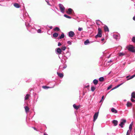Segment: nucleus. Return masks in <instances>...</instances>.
I'll list each match as a JSON object with an SVG mask.
<instances>
[{
	"label": "nucleus",
	"mask_w": 135,
	"mask_h": 135,
	"mask_svg": "<svg viewBox=\"0 0 135 135\" xmlns=\"http://www.w3.org/2000/svg\"><path fill=\"white\" fill-rule=\"evenodd\" d=\"M25 25L27 28L28 30H29V31L31 32L32 33H34L36 31V30L33 28H32L31 30H30L29 29V27H30L29 24L27 22H26Z\"/></svg>",
	"instance_id": "obj_1"
},
{
	"label": "nucleus",
	"mask_w": 135,
	"mask_h": 135,
	"mask_svg": "<svg viewBox=\"0 0 135 135\" xmlns=\"http://www.w3.org/2000/svg\"><path fill=\"white\" fill-rule=\"evenodd\" d=\"M20 17L23 20H25V21H26V18L28 17V13L27 12H24L23 15L20 16Z\"/></svg>",
	"instance_id": "obj_2"
},
{
	"label": "nucleus",
	"mask_w": 135,
	"mask_h": 135,
	"mask_svg": "<svg viewBox=\"0 0 135 135\" xmlns=\"http://www.w3.org/2000/svg\"><path fill=\"white\" fill-rule=\"evenodd\" d=\"M98 32L97 35L95 36V38H97L99 37H101L102 36V30L100 28H99L98 29Z\"/></svg>",
	"instance_id": "obj_3"
},
{
	"label": "nucleus",
	"mask_w": 135,
	"mask_h": 135,
	"mask_svg": "<svg viewBox=\"0 0 135 135\" xmlns=\"http://www.w3.org/2000/svg\"><path fill=\"white\" fill-rule=\"evenodd\" d=\"M120 121L121 122L119 125L121 128H122L123 127V126L124 125L125 123L126 122V119H121Z\"/></svg>",
	"instance_id": "obj_4"
},
{
	"label": "nucleus",
	"mask_w": 135,
	"mask_h": 135,
	"mask_svg": "<svg viewBox=\"0 0 135 135\" xmlns=\"http://www.w3.org/2000/svg\"><path fill=\"white\" fill-rule=\"evenodd\" d=\"M59 6L60 8L61 12L62 13H64V12L65 8L63 5L61 4H59Z\"/></svg>",
	"instance_id": "obj_5"
},
{
	"label": "nucleus",
	"mask_w": 135,
	"mask_h": 135,
	"mask_svg": "<svg viewBox=\"0 0 135 135\" xmlns=\"http://www.w3.org/2000/svg\"><path fill=\"white\" fill-rule=\"evenodd\" d=\"M128 50L129 51L135 53V49L134 47L133 46H128Z\"/></svg>",
	"instance_id": "obj_6"
},
{
	"label": "nucleus",
	"mask_w": 135,
	"mask_h": 135,
	"mask_svg": "<svg viewBox=\"0 0 135 135\" xmlns=\"http://www.w3.org/2000/svg\"><path fill=\"white\" fill-rule=\"evenodd\" d=\"M56 54H60L62 52L61 49L60 48H57L56 49Z\"/></svg>",
	"instance_id": "obj_7"
},
{
	"label": "nucleus",
	"mask_w": 135,
	"mask_h": 135,
	"mask_svg": "<svg viewBox=\"0 0 135 135\" xmlns=\"http://www.w3.org/2000/svg\"><path fill=\"white\" fill-rule=\"evenodd\" d=\"M98 112H97L95 113L93 116V121L95 122L97 119L98 115Z\"/></svg>",
	"instance_id": "obj_8"
},
{
	"label": "nucleus",
	"mask_w": 135,
	"mask_h": 135,
	"mask_svg": "<svg viewBox=\"0 0 135 135\" xmlns=\"http://www.w3.org/2000/svg\"><path fill=\"white\" fill-rule=\"evenodd\" d=\"M113 36V38L116 40H118L120 38V35L118 34L114 35Z\"/></svg>",
	"instance_id": "obj_9"
},
{
	"label": "nucleus",
	"mask_w": 135,
	"mask_h": 135,
	"mask_svg": "<svg viewBox=\"0 0 135 135\" xmlns=\"http://www.w3.org/2000/svg\"><path fill=\"white\" fill-rule=\"evenodd\" d=\"M75 35L74 32L72 31H71L68 32V36L70 37H73Z\"/></svg>",
	"instance_id": "obj_10"
},
{
	"label": "nucleus",
	"mask_w": 135,
	"mask_h": 135,
	"mask_svg": "<svg viewBox=\"0 0 135 135\" xmlns=\"http://www.w3.org/2000/svg\"><path fill=\"white\" fill-rule=\"evenodd\" d=\"M134 77H135V74L132 76L131 77H130L129 75L127 76L126 77V78H127V80H128L130 79H131L133 78Z\"/></svg>",
	"instance_id": "obj_11"
},
{
	"label": "nucleus",
	"mask_w": 135,
	"mask_h": 135,
	"mask_svg": "<svg viewBox=\"0 0 135 135\" xmlns=\"http://www.w3.org/2000/svg\"><path fill=\"white\" fill-rule=\"evenodd\" d=\"M72 11H73V10L72 9L69 8L66 12L68 14L70 15L72 13Z\"/></svg>",
	"instance_id": "obj_12"
},
{
	"label": "nucleus",
	"mask_w": 135,
	"mask_h": 135,
	"mask_svg": "<svg viewBox=\"0 0 135 135\" xmlns=\"http://www.w3.org/2000/svg\"><path fill=\"white\" fill-rule=\"evenodd\" d=\"M73 107L74 108L76 109V110H78L79 109V108L80 107V105H78V106H76V105L75 104H74L73 105Z\"/></svg>",
	"instance_id": "obj_13"
},
{
	"label": "nucleus",
	"mask_w": 135,
	"mask_h": 135,
	"mask_svg": "<svg viewBox=\"0 0 135 135\" xmlns=\"http://www.w3.org/2000/svg\"><path fill=\"white\" fill-rule=\"evenodd\" d=\"M57 74L58 76L61 78H63L64 76L63 74L62 73L57 72Z\"/></svg>",
	"instance_id": "obj_14"
},
{
	"label": "nucleus",
	"mask_w": 135,
	"mask_h": 135,
	"mask_svg": "<svg viewBox=\"0 0 135 135\" xmlns=\"http://www.w3.org/2000/svg\"><path fill=\"white\" fill-rule=\"evenodd\" d=\"M112 123L114 124L115 126H116L118 124V122L117 120H113L112 121Z\"/></svg>",
	"instance_id": "obj_15"
},
{
	"label": "nucleus",
	"mask_w": 135,
	"mask_h": 135,
	"mask_svg": "<svg viewBox=\"0 0 135 135\" xmlns=\"http://www.w3.org/2000/svg\"><path fill=\"white\" fill-rule=\"evenodd\" d=\"M46 1L47 2V4L50 6L51 7H52L54 5V4L51 2V4H50L48 0H46Z\"/></svg>",
	"instance_id": "obj_16"
},
{
	"label": "nucleus",
	"mask_w": 135,
	"mask_h": 135,
	"mask_svg": "<svg viewBox=\"0 0 135 135\" xmlns=\"http://www.w3.org/2000/svg\"><path fill=\"white\" fill-rule=\"evenodd\" d=\"M111 111L113 113H117V111L114 108H112L111 109Z\"/></svg>",
	"instance_id": "obj_17"
},
{
	"label": "nucleus",
	"mask_w": 135,
	"mask_h": 135,
	"mask_svg": "<svg viewBox=\"0 0 135 135\" xmlns=\"http://www.w3.org/2000/svg\"><path fill=\"white\" fill-rule=\"evenodd\" d=\"M93 83L95 85H97L98 83V80L96 79H95L93 81Z\"/></svg>",
	"instance_id": "obj_18"
},
{
	"label": "nucleus",
	"mask_w": 135,
	"mask_h": 135,
	"mask_svg": "<svg viewBox=\"0 0 135 135\" xmlns=\"http://www.w3.org/2000/svg\"><path fill=\"white\" fill-rule=\"evenodd\" d=\"M14 6L17 8H18L20 7V6L17 3H14L13 4Z\"/></svg>",
	"instance_id": "obj_19"
},
{
	"label": "nucleus",
	"mask_w": 135,
	"mask_h": 135,
	"mask_svg": "<svg viewBox=\"0 0 135 135\" xmlns=\"http://www.w3.org/2000/svg\"><path fill=\"white\" fill-rule=\"evenodd\" d=\"M30 95L28 94L26 95L25 97V100H28L30 97Z\"/></svg>",
	"instance_id": "obj_20"
},
{
	"label": "nucleus",
	"mask_w": 135,
	"mask_h": 135,
	"mask_svg": "<svg viewBox=\"0 0 135 135\" xmlns=\"http://www.w3.org/2000/svg\"><path fill=\"white\" fill-rule=\"evenodd\" d=\"M25 112L26 113H27L29 111V108L27 106H25L24 107Z\"/></svg>",
	"instance_id": "obj_21"
},
{
	"label": "nucleus",
	"mask_w": 135,
	"mask_h": 135,
	"mask_svg": "<svg viewBox=\"0 0 135 135\" xmlns=\"http://www.w3.org/2000/svg\"><path fill=\"white\" fill-rule=\"evenodd\" d=\"M71 55V53L70 52H69L68 51H67L66 54V57H69Z\"/></svg>",
	"instance_id": "obj_22"
},
{
	"label": "nucleus",
	"mask_w": 135,
	"mask_h": 135,
	"mask_svg": "<svg viewBox=\"0 0 135 135\" xmlns=\"http://www.w3.org/2000/svg\"><path fill=\"white\" fill-rule=\"evenodd\" d=\"M58 36V34L57 33H55L53 34V36L54 37L56 38Z\"/></svg>",
	"instance_id": "obj_23"
},
{
	"label": "nucleus",
	"mask_w": 135,
	"mask_h": 135,
	"mask_svg": "<svg viewBox=\"0 0 135 135\" xmlns=\"http://www.w3.org/2000/svg\"><path fill=\"white\" fill-rule=\"evenodd\" d=\"M64 35L63 33H62L61 35V36H60L59 37V39H61L62 38H63L64 37Z\"/></svg>",
	"instance_id": "obj_24"
},
{
	"label": "nucleus",
	"mask_w": 135,
	"mask_h": 135,
	"mask_svg": "<svg viewBox=\"0 0 135 135\" xmlns=\"http://www.w3.org/2000/svg\"><path fill=\"white\" fill-rule=\"evenodd\" d=\"M131 97L132 98L135 99V92H133L132 93Z\"/></svg>",
	"instance_id": "obj_25"
},
{
	"label": "nucleus",
	"mask_w": 135,
	"mask_h": 135,
	"mask_svg": "<svg viewBox=\"0 0 135 135\" xmlns=\"http://www.w3.org/2000/svg\"><path fill=\"white\" fill-rule=\"evenodd\" d=\"M104 30L105 31L108 32L109 31V29L108 27L106 26L104 27Z\"/></svg>",
	"instance_id": "obj_26"
},
{
	"label": "nucleus",
	"mask_w": 135,
	"mask_h": 135,
	"mask_svg": "<svg viewBox=\"0 0 135 135\" xmlns=\"http://www.w3.org/2000/svg\"><path fill=\"white\" fill-rule=\"evenodd\" d=\"M96 23L97 25H100V23H102V22L100 21L99 20H97L96 21Z\"/></svg>",
	"instance_id": "obj_27"
},
{
	"label": "nucleus",
	"mask_w": 135,
	"mask_h": 135,
	"mask_svg": "<svg viewBox=\"0 0 135 135\" xmlns=\"http://www.w3.org/2000/svg\"><path fill=\"white\" fill-rule=\"evenodd\" d=\"M132 123H131L129 127V128L130 130L129 132H130V131H131L132 129Z\"/></svg>",
	"instance_id": "obj_28"
},
{
	"label": "nucleus",
	"mask_w": 135,
	"mask_h": 135,
	"mask_svg": "<svg viewBox=\"0 0 135 135\" xmlns=\"http://www.w3.org/2000/svg\"><path fill=\"white\" fill-rule=\"evenodd\" d=\"M54 31H59L60 30V28L58 27H56L54 29Z\"/></svg>",
	"instance_id": "obj_29"
},
{
	"label": "nucleus",
	"mask_w": 135,
	"mask_h": 135,
	"mask_svg": "<svg viewBox=\"0 0 135 135\" xmlns=\"http://www.w3.org/2000/svg\"><path fill=\"white\" fill-rule=\"evenodd\" d=\"M89 43V41L88 40H87L85 41L84 44L85 45H87Z\"/></svg>",
	"instance_id": "obj_30"
},
{
	"label": "nucleus",
	"mask_w": 135,
	"mask_h": 135,
	"mask_svg": "<svg viewBox=\"0 0 135 135\" xmlns=\"http://www.w3.org/2000/svg\"><path fill=\"white\" fill-rule=\"evenodd\" d=\"M104 79L103 77H101L99 78V80L100 81H102L104 80Z\"/></svg>",
	"instance_id": "obj_31"
},
{
	"label": "nucleus",
	"mask_w": 135,
	"mask_h": 135,
	"mask_svg": "<svg viewBox=\"0 0 135 135\" xmlns=\"http://www.w3.org/2000/svg\"><path fill=\"white\" fill-rule=\"evenodd\" d=\"M66 49V47L65 46H63L61 48V50H62L63 51H64Z\"/></svg>",
	"instance_id": "obj_32"
},
{
	"label": "nucleus",
	"mask_w": 135,
	"mask_h": 135,
	"mask_svg": "<svg viewBox=\"0 0 135 135\" xmlns=\"http://www.w3.org/2000/svg\"><path fill=\"white\" fill-rule=\"evenodd\" d=\"M132 105V103H131L128 102L127 104V107H129L131 106Z\"/></svg>",
	"instance_id": "obj_33"
},
{
	"label": "nucleus",
	"mask_w": 135,
	"mask_h": 135,
	"mask_svg": "<svg viewBox=\"0 0 135 135\" xmlns=\"http://www.w3.org/2000/svg\"><path fill=\"white\" fill-rule=\"evenodd\" d=\"M95 89V88L94 86H92L91 87V90L92 91H94Z\"/></svg>",
	"instance_id": "obj_34"
},
{
	"label": "nucleus",
	"mask_w": 135,
	"mask_h": 135,
	"mask_svg": "<svg viewBox=\"0 0 135 135\" xmlns=\"http://www.w3.org/2000/svg\"><path fill=\"white\" fill-rule=\"evenodd\" d=\"M64 16L65 17L69 19H71V17L70 16H69L66 14L64 15Z\"/></svg>",
	"instance_id": "obj_35"
},
{
	"label": "nucleus",
	"mask_w": 135,
	"mask_h": 135,
	"mask_svg": "<svg viewBox=\"0 0 135 135\" xmlns=\"http://www.w3.org/2000/svg\"><path fill=\"white\" fill-rule=\"evenodd\" d=\"M63 65H61L59 67V69H61V70H63Z\"/></svg>",
	"instance_id": "obj_36"
},
{
	"label": "nucleus",
	"mask_w": 135,
	"mask_h": 135,
	"mask_svg": "<svg viewBox=\"0 0 135 135\" xmlns=\"http://www.w3.org/2000/svg\"><path fill=\"white\" fill-rule=\"evenodd\" d=\"M119 56H121L125 55V54L122 52H120L119 53Z\"/></svg>",
	"instance_id": "obj_37"
},
{
	"label": "nucleus",
	"mask_w": 135,
	"mask_h": 135,
	"mask_svg": "<svg viewBox=\"0 0 135 135\" xmlns=\"http://www.w3.org/2000/svg\"><path fill=\"white\" fill-rule=\"evenodd\" d=\"M42 88L45 89H47L48 88H50L49 87H47L46 86H43Z\"/></svg>",
	"instance_id": "obj_38"
},
{
	"label": "nucleus",
	"mask_w": 135,
	"mask_h": 135,
	"mask_svg": "<svg viewBox=\"0 0 135 135\" xmlns=\"http://www.w3.org/2000/svg\"><path fill=\"white\" fill-rule=\"evenodd\" d=\"M104 96L103 95L102 97V99L99 102V103H101V102H103V101L104 100Z\"/></svg>",
	"instance_id": "obj_39"
},
{
	"label": "nucleus",
	"mask_w": 135,
	"mask_h": 135,
	"mask_svg": "<svg viewBox=\"0 0 135 135\" xmlns=\"http://www.w3.org/2000/svg\"><path fill=\"white\" fill-rule=\"evenodd\" d=\"M37 32L38 33H42L41 30L40 29H38L37 30Z\"/></svg>",
	"instance_id": "obj_40"
},
{
	"label": "nucleus",
	"mask_w": 135,
	"mask_h": 135,
	"mask_svg": "<svg viewBox=\"0 0 135 135\" xmlns=\"http://www.w3.org/2000/svg\"><path fill=\"white\" fill-rule=\"evenodd\" d=\"M132 41L133 42L135 43V37H133L132 38Z\"/></svg>",
	"instance_id": "obj_41"
},
{
	"label": "nucleus",
	"mask_w": 135,
	"mask_h": 135,
	"mask_svg": "<svg viewBox=\"0 0 135 135\" xmlns=\"http://www.w3.org/2000/svg\"><path fill=\"white\" fill-rule=\"evenodd\" d=\"M83 30V28H82L81 27H79L78 28V30L79 31H82Z\"/></svg>",
	"instance_id": "obj_42"
},
{
	"label": "nucleus",
	"mask_w": 135,
	"mask_h": 135,
	"mask_svg": "<svg viewBox=\"0 0 135 135\" xmlns=\"http://www.w3.org/2000/svg\"><path fill=\"white\" fill-rule=\"evenodd\" d=\"M112 87V85H110L107 88V90H108L109 89H111Z\"/></svg>",
	"instance_id": "obj_43"
},
{
	"label": "nucleus",
	"mask_w": 135,
	"mask_h": 135,
	"mask_svg": "<svg viewBox=\"0 0 135 135\" xmlns=\"http://www.w3.org/2000/svg\"><path fill=\"white\" fill-rule=\"evenodd\" d=\"M67 43L70 45H71L72 44L71 42L70 41H68L67 42Z\"/></svg>",
	"instance_id": "obj_44"
},
{
	"label": "nucleus",
	"mask_w": 135,
	"mask_h": 135,
	"mask_svg": "<svg viewBox=\"0 0 135 135\" xmlns=\"http://www.w3.org/2000/svg\"><path fill=\"white\" fill-rule=\"evenodd\" d=\"M133 98H131V100L132 102H135V100H134L133 99Z\"/></svg>",
	"instance_id": "obj_45"
},
{
	"label": "nucleus",
	"mask_w": 135,
	"mask_h": 135,
	"mask_svg": "<svg viewBox=\"0 0 135 135\" xmlns=\"http://www.w3.org/2000/svg\"><path fill=\"white\" fill-rule=\"evenodd\" d=\"M129 132H129V131L128 130L127 131L126 135H129Z\"/></svg>",
	"instance_id": "obj_46"
},
{
	"label": "nucleus",
	"mask_w": 135,
	"mask_h": 135,
	"mask_svg": "<svg viewBox=\"0 0 135 135\" xmlns=\"http://www.w3.org/2000/svg\"><path fill=\"white\" fill-rule=\"evenodd\" d=\"M123 83H121V84H119L118 85H117V86L118 88L119 87V86H120L121 85H122V84H123Z\"/></svg>",
	"instance_id": "obj_47"
},
{
	"label": "nucleus",
	"mask_w": 135,
	"mask_h": 135,
	"mask_svg": "<svg viewBox=\"0 0 135 135\" xmlns=\"http://www.w3.org/2000/svg\"><path fill=\"white\" fill-rule=\"evenodd\" d=\"M67 67V65H65L64 66H63V69H65Z\"/></svg>",
	"instance_id": "obj_48"
},
{
	"label": "nucleus",
	"mask_w": 135,
	"mask_h": 135,
	"mask_svg": "<svg viewBox=\"0 0 135 135\" xmlns=\"http://www.w3.org/2000/svg\"><path fill=\"white\" fill-rule=\"evenodd\" d=\"M61 45L62 44L60 42H59L58 43V46H61Z\"/></svg>",
	"instance_id": "obj_49"
},
{
	"label": "nucleus",
	"mask_w": 135,
	"mask_h": 135,
	"mask_svg": "<svg viewBox=\"0 0 135 135\" xmlns=\"http://www.w3.org/2000/svg\"><path fill=\"white\" fill-rule=\"evenodd\" d=\"M133 115L134 117H135V113L134 112V111H133Z\"/></svg>",
	"instance_id": "obj_50"
},
{
	"label": "nucleus",
	"mask_w": 135,
	"mask_h": 135,
	"mask_svg": "<svg viewBox=\"0 0 135 135\" xmlns=\"http://www.w3.org/2000/svg\"><path fill=\"white\" fill-rule=\"evenodd\" d=\"M89 85H87V86H85V88H88V87H89Z\"/></svg>",
	"instance_id": "obj_51"
},
{
	"label": "nucleus",
	"mask_w": 135,
	"mask_h": 135,
	"mask_svg": "<svg viewBox=\"0 0 135 135\" xmlns=\"http://www.w3.org/2000/svg\"><path fill=\"white\" fill-rule=\"evenodd\" d=\"M116 89V86H115V87L113 88H112V89L111 90H113L114 89Z\"/></svg>",
	"instance_id": "obj_52"
},
{
	"label": "nucleus",
	"mask_w": 135,
	"mask_h": 135,
	"mask_svg": "<svg viewBox=\"0 0 135 135\" xmlns=\"http://www.w3.org/2000/svg\"><path fill=\"white\" fill-rule=\"evenodd\" d=\"M32 128H33L35 130L37 131L36 128L35 127H32Z\"/></svg>",
	"instance_id": "obj_53"
},
{
	"label": "nucleus",
	"mask_w": 135,
	"mask_h": 135,
	"mask_svg": "<svg viewBox=\"0 0 135 135\" xmlns=\"http://www.w3.org/2000/svg\"><path fill=\"white\" fill-rule=\"evenodd\" d=\"M49 27L50 28V29H51L52 28V26H49Z\"/></svg>",
	"instance_id": "obj_54"
},
{
	"label": "nucleus",
	"mask_w": 135,
	"mask_h": 135,
	"mask_svg": "<svg viewBox=\"0 0 135 135\" xmlns=\"http://www.w3.org/2000/svg\"><path fill=\"white\" fill-rule=\"evenodd\" d=\"M133 20L135 21V16H134L133 18Z\"/></svg>",
	"instance_id": "obj_55"
},
{
	"label": "nucleus",
	"mask_w": 135,
	"mask_h": 135,
	"mask_svg": "<svg viewBox=\"0 0 135 135\" xmlns=\"http://www.w3.org/2000/svg\"><path fill=\"white\" fill-rule=\"evenodd\" d=\"M112 62V60H110L109 61H108V62Z\"/></svg>",
	"instance_id": "obj_56"
},
{
	"label": "nucleus",
	"mask_w": 135,
	"mask_h": 135,
	"mask_svg": "<svg viewBox=\"0 0 135 135\" xmlns=\"http://www.w3.org/2000/svg\"><path fill=\"white\" fill-rule=\"evenodd\" d=\"M44 135H48L46 133H44Z\"/></svg>",
	"instance_id": "obj_57"
},
{
	"label": "nucleus",
	"mask_w": 135,
	"mask_h": 135,
	"mask_svg": "<svg viewBox=\"0 0 135 135\" xmlns=\"http://www.w3.org/2000/svg\"><path fill=\"white\" fill-rule=\"evenodd\" d=\"M104 38H102L101 39V41H104Z\"/></svg>",
	"instance_id": "obj_58"
},
{
	"label": "nucleus",
	"mask_w": 135,
	"mask_h": 135,
	"mask_svg": "<svg viewBox=\"0 0 135 135\" xmlns=\"http://www.w3.org/2000/svg\"><path fill=\"white\" fill-rule=\"evenodd\" d=\"M110 55H109V56L108 57V58H109L110 57Z\"/></svg>",
	"instance_id": "obj_59"
},
{
	"label": "nucleus",
	"mask_w": 135,
	"mask_h": 135,
	"mask_svg": "<svg viewBox=\"0 0 135 135\" xmlns=\"http://www.w3.org/2000/svg\"><path fill=\"white\" fill-rule=\"evenodd\" d=\"M111 73V71H110L108 74H109Z\"/></svg>",
	"instance_id": "obj_60"
},
{
	"label": "nucleus",
	"mask_w": 135,
	"mask_h": 135,
	"mask_svg": "<svg viewBox=\"0 0 135 135\" xmlns=\"http://www.w3.org/2000/svg\"><path fill=\"white\" fill-rule=\"evenodd\" d=\"M116 87V88H117L118 87L117 86H115Z\"/></svg>",
	"instance_id": "obj_61"
},
{
	"label": "nucleus",
	"mask_w": 135,
	"mask_h": 135,
	"mask_svg": "<svg viewBox=\"0 0 135 135\" xmlns=\"http://www.w3.org/2000/svg\"><path fill=\"white\" fill-rule=\"evenodd\" d=\"M124 101H126V100H124Z\"/></svg>",
	"instance_id": "obj_62"
},
{
	"label": "nucleus",
	"mask_w": 135,
	"mask_h": 135,
	"mask_svg": "<svg viewBox=\"0 0 135 135\" xmlns=\"http://www.w3.org/2000/svg\"><path fill=\"white\" fill-rule=\"evenodd\" d=\"M134 6H135V4H134Z\"/></svg>",
	"instance_id": "obj_63"
},
{
	"label": "nucleus",
	"mask_w": 135,
	"mask_h": 135,
	"mask_svg": "<svg viewBox=\"0 0 135 135\" xmlns=\"http://www.w3.org/2000/svg\"><path fill=\"white\" fill-rule=\"evenodd\" d=\"M134 135H135V134H134Z\"/></svg>",
	"instance_id": "obj_64"
}]
</instances>
